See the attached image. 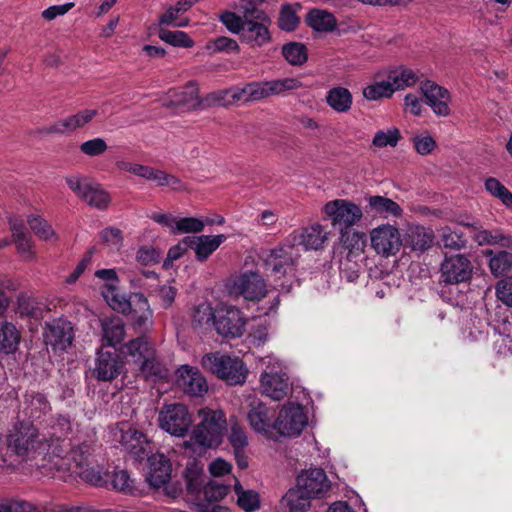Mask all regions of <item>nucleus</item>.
I'll list each match as a JSON object with an SVG mask.
<instances>
[{"mask_svg": "<svg viewBox=\"0 0 512 512\" xmlns=\"http://www.w3.org/2000/svg\"><path fill=\"white\" fill-rule=\"evenodd\" d=\"M102 295L109 306L124 315H133L134 324L144 327L152 323L153 311L148 299L142 293H132L128 298L118 292L113 283H106L102 288Z\"/></svg>", "mask_w": 512, "mask_h": 512, "instance_id": "obj_1", "label": "nucleus"}, {"mask_svg": "<svg viewBox=\"0 0 512 512\" xmlns=\"http://www.w3.org/2000/svg\"><path fill=\"white\" fill-rule=\"evenodd\" d=\"M90 446L83 443L71 448L65 456L57 454V460L53 461V467L57 471L69 472L71 475L79 476L85 482L100 485L102 477L100 471L90 463Z\"/></svg>", "mask_w": 512, "mask_h": 512, "instance_id": "obj_2", "label": "nucleus"}, {"mask_svg": "<svg viewBox=\"0 0 512 512\" xmlns=\"http://www.w3.org/2000/svg\"><path fill=\"white\" fill-rule=\"evenodd\" d=\"M200 422L192 430V439L204 448H215L222 442L227 429L226 415L222 410L200 409Z\"/></svg>", "mask_w": 512, "mask_h": 512, "instance_id": "obj_3", "label": "nucleus"}, {"mask_svg": "<svg viewBox=\"0 0 512 512\" xmlns=\"http://www.w3.org/2000/svg\"><path fill=\"white\" fill-rule=\"evenodd\" d=\"M265 367L260 376L261 393L275 401L284 399L291 391L289 376L283 362L273 355L260 359Z\"/></svg>", "mask_w": 512, "mask_h": 512, "instance_id": "obj_4", "label": "nucleus"}, {"mask_svg": "<svg viewBox=\"0 0 512 512\" xmlns=\"http://www.w3.org/2000/svg\"><path fill=\"white\" fill-rule=\"evenodd\" d=\"M8 447L22 458H34L48 447L47 439L29 422H20L8 437Z\"/></svg>", "mask_w": 512, "mask_h": 512, "instance_id": "obj_5", "label": "nucleus"}, {"mask_svg": "<svg viewBox=\"0 0 512 512\" xmlns=\"http://www.w3.org/2000/svg\"><path fill=\"white\" fill-rule=\"evenodd\" d=\"M202 366L229 385L243 384L248 372L241 359L219 352L206 354L202 358Z\"/></svg>", "mask_w": 512, "mask_h": 512, "instance_id": "obj_6", "label": "nucleus"}, {"mask_svg": "<svg viewBox=\"0 0 512 512\" xmlns=\"http://www.w3.org/2000/svg\"><path fill=\"white\" fill-rule=\"evenodd\" d=\"M109 433L112 440L120 443L136 460H142L148 456L150 446L147 436L130 423L118 422L110 427Z\"/></svg>", "mask_w": 512, "mask_h": 512, "instance_id": "obj_7", "label": "nucleus"}, {"mask_svg": "<svg viewBox=\"0 0 512 512\" xmlns=\"http://www.w3.org/2000/svg\"><path fill=\"white\" fill-rule=\"evenodd\" d=\"M322 211L331 226L338 231L352 228L363 218L361 207L348 199L328 201Z\"/></svg>", "mask_w": 512, "mask_h": 512, "instance_id": "obj_8", "label": "nucleus"}, {"mask_svg": "<svg viewBox=\"0 0 512 512\" xmlns=\"http://www.w3.org/2000/svg\"><path fill=\"white\" fill-rule=\"evenodd\" d=\"M159 427L175 437H185L193 423V415L180 403L164 405L159 411Z\"/></svg>", "mask_w": 512, "mask_h": 512, "instance_id": "obj_9", "label": "nucleus"}, {"mask_svg": "<svg viewBox=\"0 0 512 512\" xmlns=\"http://www.w3.org/2000/svg\"><path fill=\"white\" fill-rule=\"evenodd\" d=\"M301 254L298 247L286 237L283 243L270 251L265 259L267 270L276 278L294 273Z\"/></svg>", "mask_w": 512, "mask_h": 512, "instance_id": "obj_10", "label": "nucleus"}, {"mask_svg": "<svg viewBox=\"0 0 512 512\" xmlns=\"http://www.w3.org/2000/svg\"><path fill=\"white\" fill-rule=\"evenodd\" d=\"M230 293L248 301H260L267 294L266 282L257 271L241 273L231 280Z\"/></svg>", "mask_w": 512, "mask_h": 512, "instance_id": "obj_11", "label": "nucleus"}, {"mask_svg": "<svg viewBox=\"0 0 512 512\" xmlns=\"http://www.w3.org/2000/svg\"><path fill=\"white\" fill-rule=\"evenodd\" d=\"M302 83L297 78L287 77L269 81L249 82L250 102H258L270 96L286 95L291 91L298 90Z\"/></svg>", "mask_w": 512, "mask_h": 512, "instance_id": "obj_12", "label": "nucleus"}, {"mask_svg": "<svg viewBox=\"0 0 512 512\" xmlns=\"http://www.w3.org/2000/svg\"><path fill=\"white\" fill-rule=\"evenodd\" d=\"M307 424V416L298 404L284 406L273 423V428L284 437L298 436Z\"/></svg>", "mask_w": 512, "mask_h": 512, "instance_id": "obj_13", "label": "nucleus"}, {"mask_svg": "<svg viewBox=\"0 0 512 512\" xmlns=\"http://www.w3.org/2000/svg\"><path fill=\"white\" fill-rule=\"evenodd\" d=\"M69 188L87 204L97 209H106L111 201L110 195L99 184H92L80 177L67 178Z\"/></svg>", "mask_w": 512, "mask_h": 512, "instance_id": "obj_14", "label": "nucleus"}, {"mask_svg": "<svg viewBox=\"0 0 512 512\" xmlns=\"http://www.w3.org/2000/svg\"><path fill=\"white\" fill-rule=\"evenodd\" d=\"M246 320L235 306H225L217 310L214 327L224 337L237 338L244 333Z\"/></svg>", "mask_w": 512, "mask_h": 512, "instance_id": "obj_15", "label": "nucleus"}, {"mask_svg": "<svg viewBox=\"0 0 512 512\" xmlns=\"http://www.w3.org/2000/svg\"><path fill=\"white\" fill-rule=\"evenodd\" d=\"M370 241L376 253L385 257L396 254L402 245L399 230L390 224L374 228L370 232Z\"/></svg>", "mask_w": 512, "mask_h": 512, "instance_id": "obj_16", "label": "nucleus"}, {"mask_svg": "<svg viewBox=\"0 0 512 512\" xmlns=\"http://www.w3.org/2000/svg\"><path fill=\"white\" fill-rule=\"evenodd\" d=\"M473 272L471 261L461 254L446 257L441 264V280L446 284H459L470 280Z\"/></svg>", "mask_w": 512, "mask_h": 512, "instance_id": "obj_17", "label": "nucleus"}, {"mask_svg": "<svg viewBox=\"0 0 512 512\" xmlns=\"http://www.w3.org/2000/svg\"><path fill=\"white\" fill-rule=\"evenodd\" d=\"M420 90L425 97L426 104L437 116L447 117L451 114L452 98L448 89L434 81L427 80L421 83Z\"/></svg>", "mask_w": 512, "mask_h": 512, "instance_id": "obj_18", "label": "nucleus"}, {"mask_svg": "<svg viewBox=\"0 0 512 512\" xmlns=\"http://www.w3.org/2000/svg\"><path fill=\"white\" fill-rule=\"evenodd\" d=\"M296 486L311 498L322 497L330 490L331 482L322 468H310L298 475Z\"/></svg>", "mask_w": 512, "mask_h": 512, "instance_id": "obj_19", "label": "nucleus"}, {"mask_svg": "<svg viewBox=\"0 0 512 512\" xmlns=\"http://www.w3.org/2000/svg\"><path fill=\"white\" fill-rule=\"evenodd\" d=\"M176 375V383L185 394L201 397L207 393V381L197 368L183 365L177 370Z\"/></svg>", "mask_w": 512, "mask_h": 512, "instance_id": "obj_20", "label": "nucleus"}, {"mask_svg": "<svg viewBox=\"0 0 512 512\" xmlns=\"http://www.w3.org/2000/svg\"><path fill=\"white\" fill-rule=\"evenodd\" d=\"M96 109H84L76 114L54 122L52 125L40 130L42 134H68L85 127L96 116Z\"/></svg>", "mask_w": 512, "mask_h": 512, "instance_id": "obj_21", "label": "nucleus"}, {"mask_svg": "<svg viewBox=\"0 0 512 512\" xmlns=\"http://www.w3.org/2000/svg\"><path fill=\"white\" fill-rule=\"evenodd\" d=\"M123 368L124 362L119 354L110 351H100L95 359L92 373L99 381H112L121 374Z\"/></svg>", "mask_w": 512, "mask_h": 512, "instance_id": "obj_22", "label": "nucleus"}, {"mask_svg": "<svg viewBox=\"0 0 512 512\" xmlns=\"http://www.w3.org/2000/svg\"><path fill=\"white\" fill-rule=\"evenodd\" d=\"M44 340L54 350H65L73 340V329L71 323L64 319H54L46 324Z\"/></svg>", "mask_w": 512, "mask_h": 512, "instance_id": "obj_23", "label": "nucleus"}, {"mask_svg": "<svg viewBox=\"0 0 512 512\" xmlns=\"http://www.w3.org/2000/svg\"><path fill=\"white\" fill-rule=\"evenodd\" d=\"M327 235L324 227L315 223L301 230L293 231L287 238L295 247L301 245L305 250H319L326 242Z\"/></svg>", "mask_w": 512, "mask_h": 512, "instance_id": "obj_24", "label": "nucleus"}, {"mask_svg": "<svg viewBox=\"0 0 512 512\" xmlns=\"http://www.w3.org/2000/svg\"><path fill=\"white\" fill-rule=\"evenodd\" d=\"M163 105L167 108H184L187 110L202 109V99L196 84L189 83L182 90H171Z\"/></svg>", "mask_w": 512, "mask_h": 512, "instance_id": "obj_25", "label": "nucleus"}, {"mask_svg": "<svg viewBox=\"0 0 512 512\" xmlns=\"http://www.w3.org/2000/svg\"><path fill=\"white\" fill-rule=\"evenodd\" d=\"M51 431L49 432L50 440L47 441L48 444V452L53 456V460H57V454H61V456H65V449L63 445L58 444V442L63 439V442L66 438L72 433V421L70 417L65 415H58L52 420V424L50 426Z\"/></svg>", "mask_w": 512, "mask_h": 512, "instance_id": "obj_26", "label": "nucleus"}, {"mask_svg": "<svg viewBox=\"0 0 512 512\" xmlns=\"http://www.w3.org/2000/svg\"><path fill=\"white\" fill-rule=\"evenodd\" d=\"M225 240L226 236L224 234L186 236L183 238V244L193 248L196 259L203 262L207 260Z\"/></svg>", "mask_w": 512, "mask_h": 512, "instance_id": "obj_27", "label": "nucleus"}, {"mask_svg": "<svg viewBox=\"0 0 512 512\" xmlns=\"http://www.w3.org/2000/svg\"><path fill=\"white\" fill-rule=\"evenodd\" d=\"M271 23L272 20L267 14L266 19L264 20H257L254 18L246 20L241 38L252 46L262 47L271 41V34L269 31Z\"/></svg>", "mask_w": 512, "mask_h": 512, "instance_id": "obj_28", "label": "nucleus"}, {"mask_svg": "<svg viewBox=\"0 0 512 512\" xmlns=\"http://www.w3.org/2000/svg\"><path fill=\"white\" fill-rule=\"evenodd\" d=\"M149 473L147 481L151 486L161 487L171 478L172 466L170 460L162 453H156L148 457Z\"/></svg>", "mask_w": 512, "mask_h": 512, "instance_id": "obj_29", "label": "nucleus"}, {"mask_svg": "<svg viewBox=\"0 0 512 512\" xmlns=\"http://www.w3.org/2000/svg\"><path fill=\"white\" fill-rule=\"evenodd\" d=\"M366 212L382 218H397L402 215L403 210L400 205L392 199L380 195H373L367 198Z\"/></svg>", "mask_w": 512, "mask_h": 512, "instance_id": "obj_30", "label": "nucleus"}, {"mask_svg": "<svg viewBox=\"0 0 512 512\" xmlns=\"http://www.w3.org/2000/svg\"><path fill=\"white\" fill-rule=\"evenodd\" d=\"M306 23L313 30L322 33L332 32L337 28L334 14L319 8H313L307 13Z\"/></svg>", "mask_w": 512, "mask_h": 512, "instance_id": "obj_31", "label": "nucleus"}, {"mask_svg": "<svg viewBox=\"0 0 512 512\" xmlns=\"http://www.w3.org/2000/svg\"><path fill=\"white\" fill-rule=\"evenodd\" d=\"M433 240L434 234L431 229L423 226H412L407 230L405 243L413 251L424 252L432 246Z\"/></svg>", "mask_w": 512, "mask_h": 512, "instance_id": "obj_32", "label": "nucleus"}, {"mask_svg": "<svg viewBox=\"0 0 512 512\" xmlns=\"http://www.w3.org/2000/svg\"><path fill=\"white\" fill-rule=\"evenodd\" d=\"M21 334L17 327L8 321L0 322V353L9 355L17 351Z\"/></svg>", "mask_w": 512, "mask_h": 512, "instance_id": "obj_33", "label": "nucleus"}, {"mask_svg": "<svg viewBox=\"0 0 512 512\" xmlns=\"http://www.w3.org/2000/svg\"><path fill=\"white\" fill-rule=\"evenodd\" d=\"M325 101L332 110L347 113L352 107L353 96L347 88L336 86L327 91Z\"/></svg>", "mask_w": 512, "mask_h": 512, "instance_id": "obj_34", "label": "nucleus"}, {"mask_svg": "<svg viewBox=\"0 0 512 512\" xmlns=\"http://www.w3.org/2000/svg\"><path fill=\"white\" fill-rule=\"evenodd\" d=\"M250 426L258 433H267L273 425L271 424V416L268 407L258 402L251 405L247 414Z\"/></svg>", "mask_w": 512, "mask_h": 512, "instance_id": "obj_35", "label": "nucleus"}, {"mask_svg": "<svg viewBox=\"0 0 512 512\" xmlns=\"http://www.w3.org/2000/svg\"><path fill=\"white\" fill-rule=\"evenodd\" d=\"M103 341L115 347L125 337V324L119 317L106 318L101 321Z\"/></svg>", "mask_w": 512, "mask_h": 512, "instance_id": "obj_36", "label": "nucleus"}, {"mask_svg": "<svg viewBox=\"0 0 512 512\" xmlns=\"http://www.w3.org/2000/svg\"><path fill=\"white\" fill-rule=\"evenodd\" d=\"M153 350L152 344L145 337H138L125 344L122 353L141 365L143 361L153 356Z\"/></svg>", "mask_w": 512, "mask_h": 512, "instance_id": "obj_37", "label": "nucleus"}, {"mask_svg": "<svg viewBox=\"0 0 512 512\" xmlns=\"http://www.w3.org/2000/svg\"><path fill=\"white\" fill-rule=\"evenodd\" d=\"M310 499V496L296 486L285 494L282 503L288 508V512H305L310 508Z\"/></svg>", "mask_w": 512, "mask_h": 512, "instance_id": "obj_38", "label": "nucleus"}, {"mask_svg": "<svg viewBox=\"0 0 512 512\" xmlns=\"http://www.w3.org/2000/svg\"><path fill=\"white\" fill-rule=\"evenodd\" d=\"M234 491L237 495V504L245 512H255L260 508V496L255 490H245L241 483L235 479Z\"/></svg>", "mask_w": 512, "mask_h": 512, "instance_id": "obj_39", "label": "nucleus"}, {"mask_svg": "<svg viewBox=\"0 0 512 512\" xmlns=\"http://www.w3.org/2000/svg\"><path fill=\"white\" fill-rule=\"evenodd\" d=\"M30 229L35 235L46 242L58 241V235L52 228V226L42 217L30 215L27 219Z\"/></svg>", "mask_w": 512, "mask_h": 512, "instance_id": "obj_40", "label": "nucleus"}, {"mask_svg": "<svg viewBox=\"0 0 512 512\" xmlns=\"http://www.w3.org/2000/svg\"><path fill=\"white\" fill-rule=\"evenodd\" d=\"M395 92L393 83L388 78L364 87L363 96L369 101H377L382 98H390Z\"/></svg>", "mask_w": 512, "mask_h": 512, "instance_id": "obj_41", "label": "nucleus"}, {"mask_svg": "<svg viewBox=\"0 0 512 512\" xmlns=\"http://www.w3.org/2000/svg\"><path fill=\"white\" fill-rule=\"evenodd\" d=\"M50 409L51 407L46 397L43 394L36 393L30 395L27 399L25 414L31 420H37L46 415Z\"/></svg>", "mask_w": 512, "mask_h": 512, "instance_id": "obj_42", "label": "nucleus"}, {"mask_svg": "<svg viewBox=\"0 0 512 512\" xmlns=\"http://www.w3.org/2000/svg\"><path fill=\"white\" fill-rule=\"evenodd\" d=\"M157 35L162 41L174 47L191 48L194 46V41L184 31H171L165 27H159Z\"/></svg>", "mask_w": 512, "mask_h": 512, "instance_id": "obj_43", "label": "nucleus"}, {"mask_svg": "<svg viewBox=\"0 0 512 512\" xmlns=\"http://www.w3.org/2000/svg\"><path fill=\"white\" fill-rule=\"evenodd\" d=\"M487 254L491 256L489 260V268L494 276L499 277L504 275L512 268L511 252L504 250L493 255V252L490 250Z\"/></svg>", "mask_w": 512, "mask_h": 512, "instance_id": "obj_44", "label": "nucleus"}, {"mask_svg": "<svg viewBox=\"0 0 512 512\" xmlns=\"http://www.w3.org/2000/svg\"><path fill=\"white\" fill-rule=\"evenodd\" d=\"M216 312L208 302L197 305L192 312V324L194 327H210L214 326Z\"/></svg>", "mask_w": 512, "mask_h": 512, "instance_id": "obj_45", "label": "nucleus"}, {"mask_svg": "<svg viewBox=\"0 0 512 512\" xmlns=\"http://www.w3.org/2000/svg\"><path fill=\"white\" fill-rule=\"evenodd\" d=\"M140 371L146 379L152 381L163 379L168 375L167 369L155 357L154 350L153 356L142 362L140 365Z\"/></svg>", "mask_w": 512, "mask_h": 512, "instance_id": "obj_46", "label": "nucleus"}, {"mask_svg": "<svg viewBox=\"0 0 512 512\" xmlns=\"http://www.w3.org/2000/svg\"><path fill=\"white\" fill-rule=\"evenodd\" d=\"M282 54L285 59L294 66L302 65L307 61V49L305 45L291 42L283 46Z\"/></svg>", "mask_w": 512, "mask_h": 512, "instance_id": "obj_47", "label": "nucleus"}, {"mask_svg": "<svg viewBox=\"0 0 512 512\" xmlns=\"http://www.w3.org/2000/svg\"><path fill=\"white\" fill-rule=\"evenodd\" d=\"M203 468L195 461L187 465L184 471L186 487L189 493L196 494L202 485Z\"/></svg>", "mask_w": 512, "mask_h": 512, "instance_id": "obj_48", "label": "nucleus"}, {"mask_svg": "<svg viewBox=\"0 0 512 512\" xmlns=\"http://www.w3.org/2000/svg\"><path fill=\"white\" fill-rule=\"evenodd\" d=\"M234 104L232 99V89H222L214 91L202 98V109L214 106H230Z\"/></svg>", "mask_w": 512, "mask_h": 512, "instance_id": "obj_49", "label": "nucleus"}, {"mask_svg": "<svg viewBox=\"0 0 512 512\" xmlns=\"http://www.w3.org/2000/svg\"><path fill=\"white\" fill-rule=\"evenodd\" d=\"M485 189L492 196L501 200L507 207H512V193L496 178L489 177L485 181Z\"/></svg>", "mask_w": 512, "mask_h": 512, "instance_id": "obj_50", "label": "nucleus"}, {"mask_svg": "<svg viewBox=\"0 0 512 512\" xmlns=\"http://www.w3.org/2000/svg\"><path fill=\"white\" fill-rule=\"evenodd\" d=\"M299 23L300 18L298 17L296 10L292 7V5H283L278 18L279 28L283 31L291 32L298 27Z\"/></svg>", "mask_w": 512, "mask_h": 512, "instance_id": "obj_51", "label": "nucleus"}, {"mask_svg": "<svg viewBox=\"0 0 512 512\" xmlns=\"http://www.w3.org/2000/svg\"><path fill=\"white\" fill-rule=\"evenodd\" d=\"M340 232V241L343 246L350 251L361 250L365 242V234L350 229H344Z\"/></svg>", "mask_w": 512, "mask_h": 512, "instance_id": "obj_52", "label": "nucleus"}, {"mask_svg": "<svg viewBox=\"0 0 512 512\" xmlns=\"http://www.w3.org/2000/svg\"><path fill=\"white\" fill-rule=\"evenodd\" d=\"M229 485L213 480L208 482L204 488V498L208 502H218L222 500L229 492Z\"/></svg>", "mask_w": 512, "mask_h": 512, "instance_id": "obj_53", "label": "nucleus"}, {"mask_svg": "<svg viewBox=\"0 0 512 512\" xmlns=\"http://www.w3.org/2000/svg\"><path fill=\"white\" fill-rule=\"evenodd\" d=\"M17 312L20 316L39 318L42 316L43 309L33 298L22 295L18 298Z\"/></svg>", "mask_w": 512, "mask_h": 512, "instance_id": "obj_54", "label": "nucleus"}, {"mask_svg": "<svg viewBox=\"0 0 512 512\" xmlns=\"http://www.w3.org/2000/svg\"><path fill=\"white\" fill-rule=\"evenodd\" d=\"M229 442L234 449L235 456L243 452V449L248 445V438L243 427L238 423L231 424V431L229 434Z\"/></svg>", "mask_w": 512, "mask_h": 512, "instance_id": "obj_55", "label": "nucleus"}, {"mask_svg": "<svg viewBox=\"0 0 512 512\" xmlns=\"http://www.w3.org/2000/svg\"><path fill=\"white\" fill-rule=\"evenodd\" d=\"M389 79H391L395 91H399L413 86L417 82L418 76L413 70L405 68L397 74L389 75Z\"/></svg>", "mask_w": 512, "mask_h": 512, "instance_id": "obj_56", "label": "nucleus"}, {"mask_svg": "<svg viewBox=\"0 0 512 512\" xmlns=\"http://www.w3.org/2000/svg\"><path fill=\"white\" fill-rule=\"evenodd\" d=\"M474 240L480 246L484 245H496L500 244L503 246L505 243L507 236L503 235L500 230H480L475 233Z\"/></svg>", "mask_w": 512, "mask_h": 512, "instance_id": "obj_57", "label": "nucleus"}, {"mask_svg": "<svg viewBox=\"0 0 512 512\" xmlns=\"http://www.w3.org/2000/svg\"><path fill=\"white\" fill-rule=\"evenodd\" d=\"M400 138V131L397 128H392L387 131L380 130L375 134L372 143L374 146L379 148L386 146L395 147Z\"/></svg>", "mask_w": 512, "mask_h": 512, "instance_id": "obj_58", "label": "nucleus"}, {"mask_svg": "<svg viewBox=\"0 0 512 512\" xmlns=\"http://www.w3.org/2000/svg\"><path fill=\"white\" fill-rule=\"evenodd\" d=\"M265 0H241L240 2V11L246 20L249 19H257L264 20L266 19V12L258 8Z\"/></svg>", "mask_w": 512, "mask_h": 512, "instance_id": "obj_59", "label": "nucleus"}, {"mask_svg": "<svg viewBox=\"0 0 512 512\" xmlns=\"http://www.w3.org/2000/svg\"><path fill=\"white\" fill-rule=\"evenodd\" d=\"M220 21L223 25L232 33L242 35L246 19L242 15H238L234 12L226 11L220 16Z\"/></svg>", "mask_w": 512, "mask_h": 512, "instance_id": "obj_60", "label": "nucleus"}, {"mask_svg": "<svg viewBox=\"0 0 512 512\" xmlns=\"http://www.w3.org/2000/svg\"><path fill=\"white\" fill-rule=\"evenodd\" d=\"M204 222L195 217H184L176 220L175 233H198L203 231Z\"/></svg>", "mask_w": 512, "mask_h": 512, "instance_id": "obj_61", "label": "nucleus"}, {"mask_svg": "<svg viewBox=\"0 0 512 512\" xmlns=\"http://www.w3.org/2000/svg\"><path fill=\"white\" fill-rule=\"evenodd\" d=\"M442 242L444 247L460 250L467 244V239L461 232L452 231L449 228L443 230Z\"/></svg>", "mask_w": 512, "mask_h": 512, "instance_id": "obj_62", "label": "nucleus"}, {"mask_svg": "<svg viewBox=\"0 0 512 512\" xmlns=\"http://www.w3.org/2000/svg\"><path fill=\"white\" fill-rule=\"evenodd\" d=\"M107 148L106 141L100 137L90 139L80 145V151L90 157L102 155Z\"/></svg>", "mask_w": 512, "mask_h": 512, "instance_id": "obj_63", "label": "nucleus"}, {"mask_svg": "<svg viewBox=\"0 0 512 512\" xmlns=\"http://www.w3.org/2000/svg\"><path fill=\"white\" fill-rule=\"evenodd\" d=\"M113 487L119 491L132 493L134 480L126 470H115L112 476Z\"/></svg>", "mask_w": 512, "mask_h": 512, "instance_id": "obj_64", "label": "nucleus"}]
</instances>
